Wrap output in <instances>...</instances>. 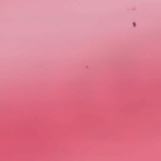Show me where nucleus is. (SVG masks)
Returning a JSON list of instances; mask_svg holds the SVG:
<instances>
[{
  "mask_svg": "<svg viewBox=\"0 0 161 161\" xmlns=\"http://www.w3.org/2000/svg\"><path fill=\"white\" fill-rule=\"evenodd\" d=\"M133 25H135V23H133Z\"/></svg>",
  "mask_w": 161,
  "mask_h": 161,
  "instance_id": "f257e3e1",
  "label": "nucleus"
}]
</instances>
